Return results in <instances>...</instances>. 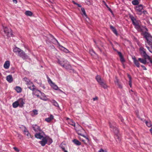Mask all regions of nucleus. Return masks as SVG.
<instances>
[{
	"mask_svg": "<svg viewBox=\"0 0 152 152\" xmlns=\"http://www.w3.org/2000/svg\"><path fill=\"white\" fill-rule=\"evenodd\" d=\"M129 18L132 21V24L134 26L135 28L138 31L140 32L147 30L146 26L140 25V20H137L136 18L132 15H130Z\"/></svg>",
	"mask_w": 152,
	"mask_h": 152,
	"instance_id": "nucleus-1",
	"label": "nucleus"
},
{
	"mask_svg": "<svg viewBox=\"0 0 152 152\" xmlns=\"http://www.w3.org/2000/svg\"><path fill=\"white\" fill-rule=\"evenodd\" d=\"M115 123H110V128L111 130L113 131L115 134V137L117 142H119L121 140V138L119 136V134H118V130L115 126Z\"/></svg>",
	"mask_w": 152,
	"mask_h": 152,
	"instance_id": "nucleus-2",
	"label": "nucleus"
},
{
	"mask_svg": "<svg viewBox=\"0 0 152 152\" xmlns=\"http://www.w3.org/2000/svg\"><path fill=\"white\" fill-rule=\"evenodd\" d=\"M148 31L147 28V30L144 31H141L142 32V34L144 36V37L146 39V41L145 42L147 43L148 45H152V36L148 33L147 32Z\"/></svg>",
	"mask_w": 152,
	"mask_h": 152,
	"instance_id": "nucleus-3",
	"label": "nucleus"
},
{
	"mask_svg": "<svg viewBox=\"0 0 152 152\" xmlns=\"http://www.w3.org/2000/svg\"><path fill=\"white\" fill-rule=\"evenodd\" d=\"M58 63L63 68H65L67 70H72V67L69 64V62L66 60H58Z\"/></svg>",
	"mask_w": 152,
	"mask_h": 152,
	"instance_id": "nucleus-4",
	"label": "nucleus"
},
{
	"mask_svg": "<svg viewBox=\"0 0 152 152\" xmlns=\"http://www.w3.org/2000/svg\"><path fill=\"white\" fill-rule=\"evenodd\" d=\"M96 79L99 83L105 89L107 88V86L104 82L103 80L101 79L100 76L97 75L96 77Z\"/></svg>",
	"mask_w": 152,
	"mask_h": 152,
	"instance_id": "nucleus-5",
	"label": "nucleus"
},
{
	"mask_svg": "<svg viewBox=\"0 0 152 152\" xmlns=\"http://www.w3.org/2000/svg\"><path fill=\"white\" fill-rule=\"evenodd\" d=\"M139 50L141 55L144 58H148V60L150 59V57L147 54L146 52V50L143 47H140Z\"/></svg>",
	"mask_w": 152,
	"mask_h": 152,
	"instance_id": "nucleus-6",
	"label": "nucleus"
},
{
	"mask_svg": "<svg viewBox=\"0 0 152 152\" xmlns=\"http://www.w3.org/2000/svg\"><path fill=\"white\" fill-rule=\"evenodd\" d=\"M48 81L49 84L51 87L54 90H57L58 89V87L55 83L53 82L48 77Z\"/></svg>",
	"mask_w": 152,
	"mask_h": 152,
	"instance_id": "nucleus-7",
	"label": "nucleus"
},
{
	"mask_svg": "<svg viewBox=\"0 0 152 152\" xmlns=\"http://www.w3.org/2000/svg\"><path fill=\"white\" fill-rule=\"evenodd\" d=\"M5 34L9 37H12V32L11 30L8 29L7 27L3 28Z\"/></svg>",
	"mask_w": 152,
	"mask_h": 152,
	"instance_id": "nucleus-8",
	"label": "nucleus"
},
{
	"mask_svg": "<svg viewBox=\"0 0 152 152\" xmlns=\"http://www.w3.org/2000/svg\"><path fill=\"white\" fill-rule=\"evenodd\" d=\"M74 129L79 135H82L81 133L84 130L80 125L77 124L76 126L74 127Z\"/></svg>",
	"mask_w": 152,
	"mask_h": 152,
	"instance_id": "nucleus-9",
	"label": "nucleus"
},
{
	"mask_svg": "<svg viewBox=\"0 0 152 152\" xmlns=\"http://www.w3.org/2000/svg\"><path fill=\"white\" fill-rule=\"evenodd\" d=\"M143 9V5L142 4H140L137 6L136 7L135 10L137 12V14L139 15H141L142 14V11Z\"/></svg>",
	"mask_w": 152,
	"mask_h": 152,
	"instance_id": "nucleus-10",
	"label": "nucleus"
},
{
	"mask_svg": "<svg viewBox=\"0 0 152 152\" xmlns=\"http://www.w3.org/2000/svg\"><path fill=\"white\" fill-rule=\"evenodd\" d=\"M18 56L22 58L23 59H27L28 58V56L22 50Z\"/></svg>",
	"mask_w": 152,
	"mask_h": 152,
	"instance_id": "nucleus-11",
	"label": "nucleus"
},
{
	"mask_svg": "<svg viewBox=\"0 0 152 152\" xmlns=\"http://www.w3.org/2000/svg\"><path fill=\"white\" fill-rule=\"evenodd\" d=\"M48 140L46 137H44L42 139V140L39 142V143H40L42 146H44L47 143Z\"/></svg>",
	"mask_w": 152,
	"mask_h": 152,
	"instance_id": "nucleus-12",
	"label": "nucleus"
},
{
	"mask_svg": "<svg viewBox=\"0 0 152 152\" xmlns=\"http://www.w3.org/2000/svg\"><path fill=\"white\" fill-rule=\"evenodd\" d=\"M32 127L33 130L36 132H40L42 131L40 127L36 125H33Z\"/></svg>",
	"mask_w": 152,
	"mask_h": 152,
	"instance_id": "nucleus-13",
	"label": "nucleus"
},
{
	"mask_svg": "<svg viewBox=\"0 0 152 152\" xmlns=\"http://www.w3.org/2000/svg\"><path fill=\"white\" fill-rule=\"evenodd\" d=\"M42 134H44V132L42 131H41L40 132H38V133H36L35 135V137L39 139H42L43 137L42 135Z\"/></svg>",
	"mask_w": 152,
	"mask_h": 152,
	"instance_id": "nucleus-14",
	"label": "nucleus"
},
{
	"mask_svg": "<svg viewBox=\"0 0 152 152\" xmlns=\"http://www.w3.org/2000/svg\"><path fill=\"white\" fill-rule=\"evenodd\" d=\"M53 38L55 40V41L57 42V44L58 45L60 46V48H61V49L62 50H63V51L64 52H65L66 53H68L69 52V50L67 49L66 48L62 46L58 42L57 40L55 38L53 37Z\"/></svg>",
	"mask_w": 152,
	"mask_h": 152,
	"instance_id": "nucleus-15",
	"label": "nucleus"
},
{
	"mask_svg": "<svg viewBox=\"0 0 152 152\" xmlns=\"http://www.w3.org/2000/svg\"><path fill=\"white\" fill-rule=\"evenodd\" d=\"M24 129L23 130V132L29 138L31 137V136L30 134L29 133L27 129H26V127L24 126Z\"/></svg>",
	"mask_w": 152,
	"mask_h": 152,
	"instance_id": "nucleus-16",
	"label": "nucleus"
},
{
	"mask_svg": "<svg viewBox=\"0 0 152 152\" xmlns=\"http://www.w3.org/2000/svg\"><path fill=\"white\" fill-rule=\"evenodd\" d=\"M66 120H68V123L69 124L73 126L74 127L75 126V124L74 121L72 119L67 118Z\"/></svg>",
	"mask_w": 152,
	"mask_h": 152,
	"instance_id": "nucleus-17",
	"label": "nucleus"
},
{
	"mask_svg": "<svg viewBox=\"0 0 152 152\" xmlns=\"http://www.w3.org/2000/svg\"><path fill=\"white\" fill-rule=\"evenodd\" d=\"M23 80L26 82V84L27 86L28 85H30L31 84H32V83L31 81L28 78L25 77L23 78Z\"/></svg>",
	"mask_w": 152,
	"mask_h": 152,
	"instance_id": "nucleus-18",
	"label": "nucleus"
},
{
	"mask_svg": "<svg viewBox=\"0 0 152 152\" xmlns=\"http://www.w3.org/2000/svg\"><path fill=\"white\" fill-rule=\"evenodd\" d=\"M17 101L18 102L19 106L20 107H22L25 103L23 99L22 98L20 99L17 100Z\"/></svg>",
	"mask_w": 152,
	"mask_h": 152,
	"instance_id": "nucleus-19",
	"label": "nucleus"
},
{
	"mask_svg": "<svg viewBox=\"0 0 152 152\" xmlns=\"http://www.w3.org/2000/svg\"><path fill=\"white\" fill-rule=\"evenodd\" d=\"M118 54L120 59V61L121 62L123 63L125 61V60L123 56L122 55L121 53L120 52H117Z\"/></svg>",
	"mask_w": 152,
	"mask_h": 152,
	"instance_id": "nucleus-20",
	"label": "nucleus"
},
{
	"mask_svg": "<svg viewBox=\"0 0 152 152\" xmlns=\"http://www.w3.org/2000/svg\"><path fill=\"white\" fill-rule=\"evenodd\" d=\"M6 80L10 83H11L13 81V78L11 75H7L6 77Z\"/></svg>",
	"mask_w": 152,
	"mask_h": 152,
	"instance_id": "nucleus-21",
	"label": "nucleus"
},
{
	"mask_svg": "<svg viewBox=\"0 0 152 152\" xmlns=\"http://www.w3.org/2000/svg\"><path fill=\"white\" fill-rule=\"evenodd\" d=\"M134 63L135 64V65L137 67H139L140 66V64L138 60H136L135 58L134 57L132 58Z\"/></svg>",
	"mask_w": 152,
	"mask_h": 152,
	"instance_id": "nucleus-22",
	"label": "nucleus"
},
{
	"mask_svg": "<svg viewBox=\"0 0 152 152\" xmlns=\"http://www.w3.org/2000/svg\"><path fill=\"white\" fill-rule=\"evenodd\" d=\"M10 66V61H6L4 64V67L5 69H8L9 68Z\"/></svg>",
	"mask_w": 152,
	"mask_h": 152,
	"instance_id": "nucleus-23",
	"label": "nucleus"
},
{
	"mask_svg": "<svg viewBox=\"0 0 152 152\" xmlns=\"http://www.w3.org/2000/svg\"><path fill=\"white\" fill-rule=\"evenodd\" d=\"M110 28L111 29L113 32L116 35H118V34L116 29L113 26L110 25Z\"/></svg>",
	"mask_w": 152,
	"mask_h": 152,
	"instance_id": "nucleus-24",
	"label": "nucleus"
},
{
	"mask_svg": "<svg viewBox=\"0 0 152 152\" xmlns=\"http://www.w3.org/2000/svg\"><path fill=\"white\" fill-rule=\"evenodd\" d=\"M146 59H148V58H144V59H143L140 58H138V60L142 63L145 64L146 63Z\"/></svg>",
	"mask_w": 152,
	"mask_h": 152,
	"instance_id": "nucleus-25",
	"label": "nucleus"
},
{
	"mask_svg": "<svg viewBox=\"0 0 152 152\" xmlns=\"http://www.w3.org/2000/svg\"><path fill=\"white\" fill-rule=\"evenodd\" d=\"M28 88H29L32 91H34L35 89V86L32 83V84H31L30 85L28 86Z\"/></svg>",
	"mask_w": 152,
	"mask_h": 152,
	"instance_id": "nucleus-26",
	"label": "nucleus"
},
{
	"mask_svg": "<svg viewBox=\"0 0 152 152\" xmlns=\"http://www.w3.org/2000/svg\"><path fill=\"white\" fill-rule=\"evenodd\" d=\"M53 118V116L51 115L49 117L45 118V121L47 122H49L51 121Z\"/></svg>",
	"mask_w": 152,
	"mask_h": 152,
	"instance_id": "nucleus-27",
	"label": "nucleus"
},
{
	"mask_svg": "<svg viewBox=\"0 0 152 152\" xmlns=\"http://www.w3.org/2000/svg\"><path fill=\"white\" fill-rule=\"evenodd\" d=\"M72 142L75 144L77 145H80L81 144V143L78 140L76 139H74L72 140Z\"/></svg>",
	"mask_w": 152,
	"mask_h": 152,
	"instance_id": "nucleus-28",
	"label": "nucleus"
},
{
	"mask_svg": "<svg viewBox=\"0 0 152 152\" xmlns=\"http://www.w3.org/2000/svg\"><path fill=\"white\" fill-rule=\"evenodd\" d=\"M25 14L27 16H31L33 15V13L30 11H26L25 12Z\"/></svg>",
	"mask_w": 152,
	"mask_h": 152,
	"instance_id": "nucleus-29",
	"label": "nucleus"
},
{
	"mask_svg": "<svg viewBox=\"0 0 152 152\" xmlns=\"http://www.w3.org/2000/svg\"><path fill=\"white\" fill-rule=\"evenodd\" d=\"M53 105L56 107H59V105L58 103L54 100H52L51 101Z\"/></svg>",
	"mask_w": 152,
	"mask_h": 152,
	"instance_id": "nucleus-30",
	"label": "nucleus"
},
{
	"mask_svg": "<svg viewBox=\"0 0 152 152\" xmlns=\"http://www.w3.org/2000/svg\"><path fill=\"white\" fill-rule=\"evenodd\" d=\"M145 47L147 48L149 51L152 53V45H149L151 47H148L146 43L145 44Z\"/></svg>",
	"mask_w": 152,
	"mask_h": 152,
	"instance_id": "nucleus-31",
	"label": "nucleus"
},
{
	"mask_svg": "<svg viewBox=\"0 0 152 152\" xmlns=\"http://www.w3.org/2000/svg\"><path fill=\"white\" fill-rule=\"evenodd\" d=\"M19 105L17 101L13 102L12 104V106L14 108H16Z\"/></svg>",
	"mask_w": 152,
	"mask_h": 152,
	"instance_id": "nucleus-32",
	"label": "nucleus"
},
{
	"mask_svg": "<svg viewBox=\"0 0 152 152\" xmlns=\"http://www.w3.org/2000/svg\"><path fill=\"white\" fill-rule=\"evenodd\" d=\"M140 0H134L132 1V3L134 5H137L139 4Z\"/></svg>",
	"mask_w": 152,
	"mask_h": 152,
	"instance_id": "nucleus-33",
	"label": "nucleus"
},
{
	"mask_svg": "<svg viewBox=\"0 0 152 152\" xmlns=\"http://www.w3.org/2000/svg\"><path fill=\"white\" fill-rule=\"evenodd\" d=\"M15 89L18 93H20L21 91V88L19 86H16L15 87Z\"/></svg>",
	"mask_w": 152,
	"mask_h": 152,
	"instance_id": "nucleus-34",
	"label": "nucleus"
},
{
	"mask_svg": "<svg viewBox=\"0 0 152 152\" xmlns=\"http://www.w3.org/2000/svg\"><path fill=\"white\" fill-rule=\"evenodd\" d=\"M89 53L91 55L93 56H94L95 55H96V54L95 53V52L92 49H91L89 50Z\"/></svg>",
	"mask_w": 152,
	"mask_h": 152,
	"instance_id": "nucleus-35",
	"label": "nucleus"
},
{
	"mask_svg": "<svg viewBox=\"0 0 152 152\" xmlns=\"http://www.w3.org/2000/svg\"><path fill=\"white\" fill-rule=\"evenodd\" d=\"M81 10L82 11V12H83V14H82V15L83 16H85L86 17H87V15L86 13V11H85V10L83 8H81Z\"/></svg>",
	"mask_w": 152,
	"mask_h": 152,
	"instance_id": "nucleus-36",
	"label": "nucleus"
},
{
	"mask_svg": "<svg viewBox=\"0 0 152 152\" xmlns=\"http://www.w3.org/2000/svg\"><path fill=\"white\" fill-rule=\"evenodd\" d=\"M47 139L48 140V145H50L53 142L52 140L50 138H48V139Z\"/></svg>",
	"mask_w": 152,
	"mask_h": 152,
	"instance_id": "nucleus-37",
	"label": "nucleus"
},
{
	"mask_svg": "<svg viewBox=\"0 0 152 152\" xmlns=\"http://www.w3.org/2000/svg\"><path fill=\"white\" fill-rule=\"evenodd\" d=\"M145 123L147 126L148 127H150L151 126V124L150 122L146 121Z\"/></svg>",
	"mask_w": 152,
	"mask_h": 152,
	"instance_id": "nucleus-38",
	"label": "nucleus"
},
{
	"mask_svg": "<svg viewBox=\"0 0 152 152\" xmlns=\"http://www.w3.org/2000/svg\"><path fill=\"white\" fill-rule=\"evenodd\" d=\"M114 82L116 85H117L119 83L117 77H115V80L114 81Z\"/></svg>",
	"mask_w": 152,
	"mask_h": 152,
	"instance_id": "nucleus-39",
	"label": "nucleus"
},
{
	"mask_svg": "<svg viewBox=\"0 0 152 152\" xmlns=\"http://www.w3.org/2000/svg\"><path fill=\"white\" fill-rule=\"evenodd\" d=\"M18 50H20V48L17 47H15L13 49V51L15 53H17Z\"/></svg>",
	"mask_w": 152,
	"mask_h": 152,
	"instance_id": "nucleus-40",
	"label": "nucleus"
},
{
	"mask_svg": "<svg viewBox=\"0 0 152 152\" xmlns=\"http://www.w3.org/2000/svg\"><path fill=\"white\" fill-rule=\"evenodd\" d=\"M34 91L32 93L33 94H37L38 93V92H39L40 93L41 92V91L37 89H36L35 91Z\"/></svg>",
	"mask_w": 152,
	"mask_h": 152,
	"instance_id": "nucleus-41",
	"label": "nucleus"
},
{
	"mask_svg": "<svg viewBox=\"0 0 152 152\" xmlns=\"http://www.w3.org/2000/svg\"><path fill=\"white\" fill-rule=\"evenodd\" d=\"M40 99L44 101H46L48 99L46 97V96L44 97H40Z\"/></svg>",
	"mask_w": 152,
	"mask_h": 152,
	"instance_id": "nucleus-42",
	"label": "nucleus"
},
{
	"mask_svg": "<svg viewBox=\"0 0 152 152\" xmlns=\"http://www.w3.org/2000/svg\"><path fill=\"white\" fill-rule=\"evenodd\" d=\"M33 112L35 115H37L38 114V111L36 110H33Z\"/></svg>",
	"mask_w": 152,
	"mask_h": 152,
	"instance_id": "nucleus-43",
	"label": "nucleus"
},
{
	"mask_svg": "<svg viewBox=\"0 0 152 152\" xmlns=\"http://www.w3.org/2000/svg\"><path fill=\"white\" fill-rule=\"evenodd\" d=\"M117 85L118 86V87L119 88H120L121 89L122 88H123L122 86L121 83H118V84H117Z\"/></svg>",
	"mask_w": 152,
	"mask_h": 152,
	"instance_id": "nucleus-44",
	"label": "nucleus"
},
{
	"mask_svg": "<svg viewBox=\"0 0 152 152\" xmlns=\"http://www.w3.org/2000/svg\"><path fill=\"white\" fill-rule=\"evenodd\" d=\"M98 152H106V151L103 149L101 148L98 151Z\"/></svg>",
	"mask_w": 152,
	"mask_h": 152,
	"instance_id": "nucleus-45",
	"label": "nucleus"
},
{
	"mask_svg": "<svg viewBox=\"0 0 152 152\" xmlns=\"http://www.w3.org/2000/svg\"><path fill=\"white\" fill-rule=\"evenodd\" d=\"M129 84L130 87L132 86V80H129Z\"/></svg>",
	"mask_w": 152,
	"mask_h": 152,
	"instance_id": "nucleus-46",
	"label": "nucleus"
},
{
	"mask_svg": "<svg viewBox=\"0 0 152 152\" xmlns=\"http://www.w3.org/2000/svg\"><path fill=\"white\" fill-rule=\"evenodd\" d=\"M13 148L15 151L17 152H19V150L16 147H13Z\"/></svg>",
	"mask_w": 152,
	"mask_h": 152,
	"instance_id": "nucleus-47",
	"label": "nucleus"
},
{
	"mask_svg": "<svg viewBox=\"0 0 152 152\" xmlns=\"http://www.w3.org/2000/svg\"><path fill=\"white\" fill-rule=\"evenodd\" d=\"M142 13L144 15H145L147 14V12L146 10H144L143 11H142Z\"/></svg>",
	"mask_w": 152,
	"mask_h": 152,
	"instance_id": "nucleus-48",
	"label": "nucleus"
},
{
	"mask_svg": "<svg viewBox=\"0 0 152 152\" xmlns=\"http://www.w3.org/2000/svg\"><path fill=\"white\" fill-rule=\"evenodd\" d=\"M141 66L143 68V70H147L146 68L144 66L141 65Z\"/></svg>",
	"mask_w": 152,
	"mask_h": 152,
	"instance_id": "nucleus-49",
	"label": "nucleus"
},
{
	"mask_svg": "<svg viewBox=\"0 0 152 152\" xmlns=\"http://www.w3.org/2000/svg\"><path fill=\"white\" fill-rule=\"evenodd\" d=\"M83 136L88 141V142L89 141V138L86 136H85V135H83Z\"/></svg>",
	"mask_w": 152,
	"mask_h": 152,
	"instance_id": "nucleus-50",
	"label": "nucleus"
},
{
	"mask_svg": "<svg viewBox=\"0 0 152 152\" xmlns=\"http://www.w3.org/2000/svg\"><path fill=\"white\" fill-rule=\"evenodd\" d=\"M40 93H41V95L42 96V97H44L45 96H46L43 93H42V92H40Z\"/></svg>",
	"mask_w": 152,
	"mask_h": 152,
	"instance_id": "nucleus-51",
	"label": "nucleus"
},
{
	"mask_svg": "<svg viewBox=\"0 0 152 152\" xmlns=\"http://www.w3.org/2000/svg\"><path fill=\"white\" fill-rule=\"evenodd\" d=\"M128 77L129 78V80H131V77L130 76V75L129 74L127 75Z\"/></svg>",
	"mask_w": 152,
	"mask_h": 152,
	"instance_id": "nucleus-52",
	"label": "nucleus"
},
{
	"mask_svg": "<svg viewBox=\"0 0 152 152\" xmlns=\"http://www.w3.org/2000/svg\"><path fill=\"white\" fill-rule=\"evenodd\" d=\"M96 48H98V49L99 50V51H100V52H102V50H101V49H100V48H99V47H98V46L96 45Z\"/></svg>",
	"mask_w": 152,
	"mask_h": 152,
	"instance_id": "nucleus-53",
	"label": "nucleus"
},
{
	"mask_svg": "<svg viewBox=\"0 0 152 152\" xmlns=\"http://www.w3.org/2000/svg\"><path fill=\"white\" fill-rule=\"evenodd\" d=\"M21 50H22L21 49H20V50H18V52H17V53H18V55H19V54Z\"/></svg>",
	"mask_w": 152,
	"mask_h": 152,
	"instance_id": "nucleus-54",
	"label": "nucleus"
},
{
	"mask_svg": "<svg viewBox=\"0 0 152 152\" xmlns=\"http://www.w3.org/2000/svg\"><path fill=\"white\" fill-rule=\"evenodd\" d=\"M93 139L95 140L96 141H98V140L96 138V137H93Z\"/></svg>",
	"mask_w": 152,
	"mask_h": 152,
	"instance_id": "nucleus-55",
	"label": "nucleus"
},
{
	"mask_svg": "<svg viewBox=\"0 0 152 152\" xmlns=\"http://www.w3.org/2000/svg\"><path fill=\"white\" fill-rule=\"evenodd\" d=\"M12 1L15 4H16L17 3V0H12Z\"/></svg>",
	"mask_w": 152,
	"mask_h": 152,
	"instance_id": "nucleus-56",
	"label": "nucleus"
},
{
	"mask_svg": "<svg viewBox=\"0 0 152 152\" xmlns=\"http://www.w3.org/2000/svg\"><path fill=\"white\" fill-rule=\"evenodd\" d=\"M97 99H98V98L97 97H95L93 98V100L94 101L95 100H97Z\"/></svg>",
	"mask_w": 152,
	"mask_h": 152,
	"instance_id": "nucleus-57",
	"label": "nucleus"
},
{
	"mask_svg": "<svg viewBox=\"0 0 152 152\" xmlns=\"http://www.w3.org/2000/svg\"><path fill=\"white\" fill-rule=\"evenodd\" d=\"M150 131L152 135V127L150 129Z\"/></svg>",
	"mask_w": 152,
	"mask_h": 152,
	"instance_id": "nucleus-58",
	"label": "nucleus"
},
{
	"mask_svg": "<svg viewBox=\"0 0 152 152\" xmlns=\"http://www.w3.org/2000/svg\"><path fill=\"white\" fill-rule=\"evenodd\" d=\"M58 90L60 92H62L63 93H64V92H63V91H62L61 90V89H59V88H58Z\"/></svg>",
	"mask_w": 152,
	"mask_h": 152,
	"instance_id": "nucleus-59",
	"label": "nucleus"
},
{
	"mask_svg": "<svg viewBox=\"0 0 152 152\" xmlns=\"http://www.w3.org/2000/svg\"><path fill=\"white\" fill-rule=\"evenodd\" d=\"M35 95L38 97H39L40 98V97L38 94H36Z\"/></svg>",
	"mask_w": 152,
	"mask_h": 152,
	"instance_id": "nucleus-60",
	"label": "nucleus"
},
{
	"mask_svg": "<svg viewBox=\"0 0 152 152\" xmlns=\"http://www.w3.org/2000/svg\"><path fill=\"white\" fill-rule=\"evenodd\" d=\"M72 2H73V3L74 4H76V5H77V4H78V3H76V2H75V1H72Z\"/></svg>",
	"mask_w": 152,
	"mask_h": 152,
	"instance_id": "nucleus-61",
	"label": "nucleus"
},
{
	"mask_svg": "<svg viewBox=\"0 0 152 152\" xmlns=\"http://www.w3.org/2000/svg\"><path fill=\"white\" fill-rule=\"evenodd\" d=\"M77 5V6L78 7H81V5L78 4Z\"/></svg>",
	"mask_w": 152,
	"mask_h": 152,
	"instance_id": "nucleus-62",
	"label": "nucleus"
},
{
	"mask_svg": "<svg viewBox=\"0 0 152 152\" xmlns=\"http://www.w3.org/2000/svg\"><path fill=\"white\" fill-rule=\"evenodd\" d=\"M49 1L51 3H53V0H49Z\"/></svg>",
	"mask_w": 152,
	"mask_h": 152,
	"instance_id": "nucleus-63",
	"label": "nucleus"
},
{
	"mask_svg": "<svg viewBox=\"0 0 152 152\" xmlns=\"http://www.w3.org/2000/svg\"><path fill=\"white\" fill-rule=\"evenodd\" d=\"M150 60V62L152 64V61L151 60V58H150V60Z\"/></svg>",
	"mask_w": 152,
	"mask_h": 152,
	"instance_id": "nucleus-64",
	"label": "nucleus"
}]
</instances>
